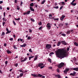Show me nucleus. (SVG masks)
I'll list each match as a JSON object with an SVG mask.
<instances>
[{
    "mask_svg": "<svg viewBox=\"0 0 78 78\" xmlns=\"http://www.w3.org/2000/svg\"><path fill=\"white\" fill-rule=\"evenodd\" d=\"M74 45H76V46H78V43H77L76 42H75L74 43Z\"/></svg>",
    "mask_w": 78,
    "mask_h": 78,
    "instance_id": "nucleus-31",
    "label": "nucleus"
},
{
    "mask_svg": "<svg viewBox=\"0 0 78 78\" xmlns=\"http://www.w3.org/2000/svg\"><path fill=\"white\" fill-rule=\"evenodd\" d=\"M45 0H44L41 3V4L42 5L43 4H44V3H45Z\"/></svg>",
    "mask_w": 78,
    "mask_h": 78,
    "instance_id": "nucleus-28",
    "label": "nucleus"
},
{
    "mask_svg": "<svg viewBox=\"0 0 78 78\" xmlns=\"http://www.w3.org/2000/svg\"><path fill=\"white\" fill-rule=\"evenodd\" d=\"M42 27H39V30H41V29H42Z\"/></svg>",
    "mask_w": 78,
    "mask_h": 78,
    "instance_id": "nucleus-47",
    "label": "nucleus"
},
{
    "mask_svg": "<svg viewBox=\"0 0 78 78\" xmlns=\"http://www.w3.org/2000/svg\"><path fill=\"white\" fill-rule=\"evenodd\" d=\"M59 26L60 27H62V26H63V24H62V23H60L59 24Z\"/></svg>",
    "mask_w": 78,
    "mask_h": 78,
    "instance_id": "nucleus-24",
    "label": "nucleus"
},
{
    "mask_svg": "<svg viewBox=\"0 0 78 78\" xmlns=\"http://www.w3.org/2000/svg\"><path fill=\"white\" fill-rule=\"evenodd\" d=\"M72 70H75L77 72H78V68H74L72 69Z\"/></svg>",
    "mask_w": 78,
    "mask_h": 78,
    "instance_id": "nucleus-7",
    "label": "nucleus"
},
{
    "mask_svg": "<svg viewBox=\"0 0 78 78\" xmlns=\"http://www.w3.org/2000/svg\"><path fill=\"white\" fill-rule=\"evenodd\" d=\"M58 78H61V76H60V75H58Z\"/></svg>",
    "mask_w": 78,
    "mask_h": 78,
    "instance_id": "nucleus-63",
    "label": "nucleus"
},
{
    "mask_svg": "<svg viewBox=\"0 0 78 78\" xmlns=\"http://www.w3.org/2000/svg\"><path fill=\"white\" fill-rule=\"evenodd\" d=\"M61 42L63 45H67V43L65 41V40L61 41Z\"/></svg>",
    "mask_w": 78,
    "mask_h": 78,
    "instance_id": "nucleus-4",
    "label": "nucleus"
},
{
    "mask_svg": "<svg viewBox=\"0 0 78 78\" xmlns=\"http://www.w3.org/2000/svg\"><path fill=\"white\" fill-rule=\"evenodd\" d=\"M70 49V48H69V47H68L67 48V50L68 51H69V50Z\"/></svg>",
    "mask_w": 78,
    "mask_h": 78,
    "instance_id": "nucleus-46",
    "label": "nucleus"
},
{
    "mask_svg": "<svg viewBox=\"0 0 78 78\" xmlns=\"http://www.w3.org/2000/svg\"><path fill=\"white\" fill-rule=\"evenodd\" d=\"M30 20L31 21H32V22H35V20H34L32 19V18H31L30 19Z\"/></svg>",
    "mask_w": 78,
    "mask_h": 78,
    "instance_id": "nucleus-30",
    "label": "nucleus"
},
{
    "mask_svg": "<svg viewBox=\"0 0 78 78\" xmlns=\"http://www.w3.org/2000/svg\"><path fill=\"white\" fill-rule=\"evenodd\" d=\"M3 1H0V4H2V3H3Z\"/></svg>",
    "mask_w": 78,
    "mask_h": 78,
    "instance_id": "nucleus-62",
    "label": "nucleus"
},
{
    "mask_svg": "<svg viewBox=\"0 0 78 78\" xmlns=\"http://www.w3.org/2000/svg\"><path fill=\"white\" fill-rule=\"evenodd\" d=\"M45 66V65H44L43 63H40L37 65V67H41V66Z\"/></svg>",
    "mask_w": 78,
    "mask_h": 78,
    "instance_id": "nucleus-5",
    "label": "nucleus"
},
{
    "mask_svg": "<svg viewBox=\"0 0 78 78\" xmlns=\"http://www.w3.org/2000/svg\"><path fill=\"white\" fill-rule=\"evenodd\" d=\"M64 7V6H62L60 8V10H61V9H62V8Z\"/></svg>",
    "mask_w": 78,
    "mask_h": 78,
    "instance_id": "nucleus-41",
    "label": "nucleus"
},
{
    "mask_svg": "<svg viewBox=\"0 0 78 78\" xmlns=\"http://www.w3.org/2000/svg\"><path fill=\"white\" fill-rule=\"evenodd\" d=\"M37 77H38V76H39L40 77H42V75H41L40 74H39L38 75H37Z\"/></svg>",
    "mask_w": 78,
    "mask_h": 78,
    "instance_id": "nucleus-20",
    "label": "nucleus"
},
{
    "mask_svg": "<svg viewBox=\"0 0 78 78\" xmlns=\"http://www.w3.org/2000/svg\"><path fill=\"white\" fill-rule=\"evenodd\" d=\"M5 12H4V13H3V15H4V16L5 17Z\"/></svg>",
    "mask_w": 78,
    "mask_h": 78,
    "instance_id": "nucleus-56",
    "label": "nucleus"
},
{
    "mask_svg": "<svg viewBox=\"0 0 78 78\" xmlns=\"http://www.w3.org/2000/svg\"><path fill=\"white\" fill-rule=\"evenodd\" d=\"M65 17V16L62 15L60 18L61 20H63L64 19Z\"/></svg>",
    "mask_w": 78,
    "mask_h": 78,
    "instance_id": "nucleus-9",
    "label": "nucleus"
},
{
    "mask_svg": "<svg viewBox=\"0 0 78 78\" xmlns=\"http://www.w3.org/2000/svg\"><path fill=\"white\" fill-rule=\"evenodd\" d=\"M5 32H2V34H1V36H4V35H5Z\"/></svg>",
    "mask_w": 78,
    "mask_h": 78,
    "instance_id": "nucleus-15",
    "label": "nucleus"
},
{
    "mask_svg": "<svg viewBox=\"0 0 78 78\" xmlns=\"http://www.w3.org/2000/svg\"><path fill=\"white\" fill-rule=\"evenodd\" d=\"M5 22H3L2 23V25L3 27L5 26Z\"/></svg>",
    "mask_w": 78,
    "mask_h": 78,
    "instance_id": "nucleus-39",
    "label": "nucleus"
},
{
    "mask_svg": "<svg viewBox=\"0 0 78 78\" xmlns=\"http://www.w3.org/2000/svg\"><path fill=\"white\" fill-rule=\"evenodd\" d=\"M34 77H37V74H34Z\"/></svg>",
    "mask_w": 78,
    "mask_h": 78,
    "instance_id": "nucleus-32",
    "label": "nucleus"
},
{
    "mask_svg": "<svg viewBox=\"0 0 78 78\" xmlns=\"http://www.w3.org/2000/svg\"><path fill=\"white\" fill-rule=\"evenodd\" d=\"M22 4H23V2H21L20 5L21 6H22Z\"/></svg>",
    "mask_w": 78,
    "mask_h": 78,
    "instance_id": "nucleus-54",
    "label": "nucleus"
},
{
    "mask_svg": "<svg viewBox=\"0 0 78 78\" xmlns=\"http://www.w3.org/2000/svg\"><path fill=\"white\" fill-rule=\"evenodd\" d=\"M60 44H61V42L59 41L58 42V43L57 44V46H59L60 45Z\"/></svg>",
    "mask_w": 78,
    "mask_h": 78,
    "instance_id": "nucleus-19",
    "label": "nucleus"
},
{
    "mask_svg": "<svg viewBox=\"0 0 78 78\" xmlns=\"http://www.w3.org/2000/svg\"><path fill=\"white\" fill-rule=\"evenodd\" d=\"M30 6H34V3H32L30 5Z\"/></svg>",
    "mask_w": 78,
    "mask_h": 78,
    "instance_id": "nucleus-18",
    "label": "nucleus"
},
{
    "mask_svg": "<svg viewBox=\"0 0 78 78\" xmlns=\"http://www.w3.org/2000/svg\"><path fill=\"white\" fill-rule=\"evenodd\" d=\"M70 75H72V76H75V75L74 74H73V73H71L70 74Z\"/></svg>",
    "mask_w": 78,
    "mask_h": 78,
    "instance_id": "nucleus-38",
    "label": "nucleus"
},
{
    "mask_svg": "<svg viewBox=\"0 0 78 78\" xmlns=\"http://www.w3.org/2000/svg\"><path fill=\"white\" fill-rule=\"evenodd\" d=\"M67 34H70V31H68L66 32Z\"/></svg>",
    "mask_w": 78,
    "mask_h": 78,
    "instance_id": "nucleus-44",
    "label": "nucleus"
},
{
    "mask_svg": "<svg viewBox=\"0 0 78 78\" xmlns=\"http://www.w3.org/2000/svg\"><path fill=\"white\" fill-rule=\"evenodd\" d=\"M73 59V61H75H75H76V58L75 57H74Z\"/></svg>",
    "mask_w": 78,
    "mask_h": 78,
    "instance_id": "nucleus-34",
    "label": "nucleus"
},
{
    "mask_svg": "<svg viewBox=\"0 0 78 78\" xmlns=\"http://www.w3.org/2000/svg\"><path fill=\"white\" fill-rule=\"evenodd\" d=\"M49 17H52V15H51V14H49Z\"/></svg>",
    "mask_w": 78,
    "mask_h": 78,
    "instance_id": "nucleus-59",
    "label": "nucleus"
},
{
    "mask_svg": "<svg viewBox=\"0 0 78 78\" xmlns=\"http://www.w3.org/2000/svg\"><path fill=\"white\" fill-rule=\"evenodd\" d=\"M16 20H20V18H19L18 19L15 18Z\"/></svg>",
    "mask_w": 78,
    "mask_h": 78,
    "instance_id": "nucleus-35",
    "label": "nucleus"
},
{
    "mask_svg": "<svg viewBox=\"0 0 78 78\" xmlns=\"http://www.w3.org/2000/svg\"><path fill=\"white\" fill-rule=\"evenodd\" d=\"M54 54V52H51L49 54L50 56H52V55H53Z\"/></svg>",
    "mask_w": 78,
    "mask_h": 78,
    "instance_id": "nucleus-13",
    "label": "nucleus"
},
{
    "mask_svg": "<svg viewBox=\"0 0 78 78\" xmlns=\"http://www.w3.org/2000/svg\"><path fill=\"white\" fill-rule=\"evenodd\" d=\"M35 56H36V57H35V58H34V59L33 60V61H36V59H37V55H36Z\"/></svg>",
    "mask_w": 78,
    "mask_h": 78,
    "instance_id": "nucleus-17",
    "label": "nucleus"
},
{
    "mask_svg": "<svg viewBox=\"0 0 78 78\" xmlns=\"http://www.w3.org/2000/svg\"><path fill=\"white\" fill-rule=\"evenodd\" d=\"M30 11H33V12L34 11V9H33V7L30 6Z\"/></svg>",
    "mask_w": 78,
    "mask_h": 78,
    "instance_id": "nucleus-10",
    "label": "nucleus"
},
{
    "mask_svg": "<svg viewBox=\"0 0 78 78\" xmlns=\"http://www.w3.org/2000/svg\"><path fill=\"white\" fill-rule=\"evenodd\" d=\"M5 64H8V61H6L5 62Z\"/></svg>",
    "mask_w": 78,
    "mask_h": 78,
    "instance_id": "nucleus-64",
    "label": "nucleus"
},
{
    "mask_svg": "<svg viewBox=\"0 0 78 78\" xmlns=\"http://www.w3.org/2000/svg\"><path fill=\"white\" fill-rule=\"evenodd\" d=\"M46 6L48 8H50V5H46Z\"/></svg>",
    "mask_w": 78,
    "mask_h": 78,
    "instance_id": "nucleus-45",
    "label": "nucleus"
},
{
    "mask_svg": "<svg viewBox=\"0 0 78 78\" xmlns=\"http://www.w3.org/2000/svg\"><path fill=\"white\" fill-rule=\"evenodd\" d=\"M62 36H63L65 37V36H66V34H62Z\"/></svg>",
    "mask_w": 78,
    "mask_h": 78,
    "instance_id": "nucleus-36",
    "label": "nucleus"
},
{
    "mask_svg": "<svg viewBox=\"0 0 78 78\" xmlns=\"http://www.w3.org/2000/svg\"><path fill=\"white\" fill-rule=\"evenodd\" d=\"M62 4V5L63 6H64L66 5V3L64 2H62L61 3Z\"/></svg>",
    "mask_w": 78,
    "mask_h": 78,
    "instance_id": "nucleus-21",
    "label": "nucleus"
},
{
    "mask_svg": "<svg viewBox=\"0 0 78 78\" xmlns=\"http://www.w3.org/2000/svg\"><path fill=\"white\" fill-rule=\"evenodd\" d=\"M48 61L49 62H50V63H51V59L49 58L48 59Z\"/></svg>",
    "mask_w": 78,
    "mask_h": 78,
    "instance_id": "nucleus-16",
    "label": "nucleus"
},
{
    "mask_svg": "<svg viewBox=\"0 0 78 78\" xmlns=\"http://www.w3.org/2000/svg\"><path fill=\"white\" fill-rule=\"evenodd\" d=\"M67 50L66 49H58L57 51H55L57 57L59 58H64L66 56V53Z\"/></svg>",
    "mask_w": 78,
    "mask_h": 78,
    "instance_id": "nucleus-1",
    "label": "nucleus"
},
{
    "mask_svg": "<svg viewBox=\"0 0 78 78\" xmlns=\"http://www.w3.org/2000/svg\"><path fill=\"white\" fill-rule=\"evenodd\" d=\"M19 72H22L23 73V71L22 69L19 70Z\"/></svg>",
    "mask_w": 78,
    "mask_h": 78,
    "instance_id": "nucleus-37",
    "label": "nucleus"
},
{
    "mask_svg": "<svg viewBox=\"0 0 78 78\" xmlns=\"http://www.w3.org/2000/svg\"><path fill=\"white\" fill-rule=\"evenodd\" d=\"M64 65V63L62 62L59 65H58V68H61Z\"/></svg>",
    "mask_w": 78,
    "mask_h": 78,
    "instance_id": "nucleus-2",
    "label": "nucleus"
},
{
    "mask_svg": "<svg viewBox=\"0 0 78 78\" xmlns=\"http://www.w3.org/2000/svg\"><path fill=\"white\" fill-rule=\"evenodd\" d=\"M73 74L75 75V74H76V72H75V71H73Z\"/></svg>",
    "mask_w": 78,
    "mask_h": 78,
    "instance_id": "nucleus-60",
    "label": "nucleus"
},
{
    "mask_svg": "<svg viewBox=\"0 0 78 78\" xmlns=\"http://www.w3.org/2000/svg\"><path fill=\"white\" fill-rule=\"evenodd\" d=\"M29 51H30V52H32V51L31 50V49H29Z\"/></svg>",
    "mask_w": 78,
    "mask_h": 78,
    "instance_id": "nucleus-50",
    "label": "nucleus"
},
{
    "mask_svg": "<svg viewBox=\"0 0 78 78\" xmlns=\"http://www.w3.org/2000/svg\"><path fill=\"white\" fill-rule=\"evenodd\" d=\"M50 25V23H48L47 24V27L48 28H49V29H50V27H51V26Z\"/></svg>",
    "mask_w": 78,
    "mask_h": 78,
    "instance_id": "nucleus-6",
    "label": "nucleus"
},
{
    "mask_svg": "<svg viewBox=\"0 0 78 78\" xmlns=\"http://www.w3.org/2000/svg\"><path fill=\"white\" fill-rule=\"evenodd\" d=\"M70 4H71V5H73V6H75V5H76V3H73L71 2Z\"/></svg>",
    "mask_w": 78,
    "mask_h": 78,
    "instance_id": "nucleus-14",
    "label": "nucleus"
},
{
    "mask_svg": "<svg viewBox=\"0 0 78 78\" xmlns=\"http://www.w3.org/2000/svg\"><path fill=\"white\" fill-rule=\"evenodd\" d=\"M12 22H13V23L14 25L15 26L16 25V23L15 22V21L14 20H13Z\"/></svg>",
    "mask_w": 78,
    "mask_h": 78,
    "instance_id": "nucleus-27",
    "label": "nucleus"
},
{
    "mask_svg": "<svg viewBox=\"0 0 78 78\" xmlns=\"http://www.w3.org/2000/svg\"><path fill=\"white\" fill-rule=\"evenodd\" d=\"M76 0H73V1L72 2V3H74V2H75V1Z\"/></svg>",
    "mask_w": 78,
    "mask_h": 78,
    "instance_id": "nucleus-61",
    "label": "nucleus"
},
{
    "mask_svg": "<svg viewBox=\"0 0 78 78\" xmlns=\"http://www.w3.org/2000/svg\"><path fill=\"white\" fill-rule=\"evenodd\" d=\"M13 47L15 49H16V50H17V47H16V46H15V45H13Z\"/></svg>",
    "mask_w": 78,
    "mask_h": 78,
    "instance_id": "nucleus-23",
    "label": "nucleus"
},
{
    "mask_svg": "<svg viewBox=\"0 0 78 78\" xmlns=\"http://www.w3.org/2000/svg\"><path fill=\"white\" fill-rule=\"evenodd\" d=\"M30 39H31L30 37L28 36L27 38V39L28 40H30Z\"/></svg>",
    "mask_w": 78,
    "mask_h": 78,
    "instance_id": "nucleus-43",
    "label": "nucleus"
},
{
    "mask_svg": "<svg viewBox=\"0 0 78 78\" xmlns=\"http://www.w3.org/2000/svg\"><path fill=\"white\" fill-rule=\"evenodd\" d=\"M10 41H12L13 40V38H11L9 39Z\"/></svg>",
    "mask_w": 78,
    "mask_h": 78,
    "instance_id": "nucleus-52",
    "label": "nucleus"
},
{
    "mask_svg": "<svg viewBox=\"0 0 78 78\" xmlns=\"http://www.w3.org/2000/svg\"><path fill=\"white\" fill-rule=\"evenodd\" d=\"M69 69L67 68L64 71V72L65 73H66V72H67L69 71Z\"/></svg>",
    "mask_w": 78,
    "mask_h": 78,
    "instance_id": "nucleus-11",
    "label": "nucleus"
},
{
    "mask_svg": "<svg viewBox=\"0 0 78 78\" xmlns=\"http://www.w3.org/2000/svg\"><path fill=\"white\" fill-rule=\"evenodd\" d=\"M57 72H58V73H59V69H57Z\"/></svg>",
    "mask_w": 78,
    "mask_h": 78,
    "instance_id": "nucleus-49",
    "label": "nucleus"
},
{
    "mask_svg": "<svg viewBox=\"0 0 78 78\" xmlns=\"http://www.w3.org/2000/svg\"><path fill=\"white\" fill-rule=\"evenodd\" d=\"M54 8H55V9H58V8H59V7H58V6H55L54 7Z\"/></svg>",
    "mask_w": 78,
    "mask_h": 78,
    "instance_id": "nucleus-29",
    "label": "nucleus"
},
{
    "mask_svg": "<svg viewBox=\"0 0 78 78\" xmlns=\"http://www.w3.org/2000/svg\"><path fill=\"white\" fill-rule=\"evenodd\" d=\"M20 46L22 47H25L26 46V44H24L23 45H20Z\"/></svg>",
    "mask_w": 78,
    "mask_h": 78,
    "instance_id": "nucleus-12",
    "label": "nucleus"
},
{
    "mask_svg": "<svg viewBox=\"0 0 78 78\" xmlns=\"http://www.w3.org/2000/svg\"><path fill=\"white\" fill-rule=\"evenodd\" d=\"M29 32H30V33H32V30H31L30 29H29Z\"/></svg>",
    "mask_w": 78,
    "mask_h": 78,
    "instance_id": "nucleus-48",
    "label": "nucleus"
},
{
    "mask_svg": "<svg viewBox=\"0 0 78 78\" xmlns=\"http://www.w3.org/2000/svg\"><path fill=\"white\" fill-rule=\"evenodd\" d=\"M23 73H20V77H22V76L23 75Z\"/></svg>",
    "mask_w": 78,
    "mask_h": 78,
    "instance_id": "nucleus-22",
    "label": "nucleus"
},
{
    "mask_svg": "<svg viewBox=\"0 0 78 78\" xmlns=\"http://www.w3.org/2000/svg\"><path fill=\"white\" fill-rule=\"evenodd\" d=\"M29 60H30L31 58H34V56H31V57H29Z\"/></svg>",
    "mask_w": 78,
    "mask_h": 78,
    "instance_id": "nucleus-26",
    "label": "nucleus"
},
{
    "mask_svg": "<svg viewBox=\"0 0 78 78\" xmlns=\"http://www.w3.org/2000/svg\"><path fill=\"white\" fill-rule=\"evenodd\" d=\"M44 66H41L40 67L41 69H43V68H44Z\"/></svg>",
    "mask_w": 78,
    "mask_h": 78,
    "instance_id": "nucleus-53",
    "label": "nucleus"
},
{
    "mask_svg": "<svg viewBox=\"0 0 78 78\" xmlns=\"http://www.w3.org/2000/svg\"><path fill=\"white\" fill-rule=\"evenodd\" d=\"M46 47L48 49H50V48L51 47V45L50 44H47L46 45Z\"/></svg>",
    "mask_w": 78,
    "mask_h": 78,
    "instance_id": "nucleus-3",
    "label": "nucleus"
},
{
    "mask_svg": "<svg viewBox=\"0 0 78 78\" xmlns=\"http://www.w3.org/2000/svg\"><path fill=\"white\" fill-rule=\"evenodd\" d=\"M11 33V31H7V32L6 33V34H9V33Z\"/></svg>",
    "mask_w": 78,
    "mask_h": 78,
    "instance_id": "nucleus-33",
    "label": "nucleus"
},
{
    "mask_svg": "<svg viewBox=\"0 0 78 78\" xmlns=\"http://www.w3.org/2000/svg\"><path fill=\"white\" fill-rule=\"evenodd\" d=\"M6 43H4V46H5V47H6Z\"/></svg>",
    "mask_w": 78,
    "mask_h": 78,
    "instance_id": "nucleus-58",
    "label": "nucleus"
},
{
    "mask_svg": "<svg viewBox=\"0 0 78 78\" xmlns=\"http://www.w3.org/2000/svg\"><path fill=\"white\" fill-rule=\"evenodd\" d=\"M3 20H4V21H6V20L5 19V18H3Z\"/></svg>",
    "mask_w": 78,
    "mask_h": 78,
    "instance_id": "nucleus-57",
    "label": "nucleus"
},
{
    "mask_svg": "<svg viewBox=\"0 0 78 78\" xmlns=\"http://www.w3.org/2000/svg\"><path fill=\"white\" fill-rule=\"evenodd\" d=\"M15 66H16V67H17V66H18V63H16L15 64Z\"/></svg>",
    "mask_w": 78,
    "mask_h": 78,
    "instance_id": "nucleus-55",
    "label": "nucleus"
},
{
    "mask_svg": "<svg viewBox=\"0 0 78 78\" xmlns=\"http://www.w3.org/2000/svg\"><path fill=\"white\" fill-rule=\"evenodd\" d=\"M38 24L39 25H42V22H41L39 23H38Z\"/></svg>",
    "mask_w": 78,
    "mask_h": 78,
    "instance_id": "nucleus-40",
    "label": "nucleus"
},
{
    "mask_svg": "<svg viewBox=\"0 0 78 78\" xmlns=\"http://www.w3.org/2000/svg\"><path fill=\"white\" fill-rule=\"evenodd\" d=\"M27 57H26L24 58V60L25 61H27Z\"/></svg>",
    "mask_w": 78,
    "mask_h": 78,
    "instance_id": "nucleus-51",
    "label": "nucleus"
},
{
    "mask_svg": "<svg viewBox=\"0 0 78 78\" xmlns=\"http://www.w3.org/2000/svg\"><path fill=\"white\" fill-rule=\"evenodd\" d=\"M30 12H31V11H27V15H28V14H30Z\"/></svg>",
    "mask_w": 78,
    "mask_h": 78,
    "instance_id": "nucleus-25",
    "label": "nucleus"
},
{
    "mask_svg": "<svg viewBox=\"0 0 78 78\" xmlns=\"http://www.w3.org/2000/svg\"><path fill=\"white\" fill-rule=\"evenodd\" d=\"M6 51L7 52V54H10V53H12V52H11V51L9 50H7Z\"/></svg>",
    "mask_w": 78,
    "mask_h": 78,
    "instance_id": "nucleus-8",
    "label": "nucleus"
},
{
    "mask_svg": "<svg viewBox=\"0 0 78 78\" xmlns=\"http://www.w3.org/2000/svg\"><path fill=\"white\" fill-rule=\"evenodd\" d=\"M54 20H58L59 19L58 18L54 19Z\"/></svg>",
    "mask_w": 78,
    "mask_h": 78,
    "instance_id": "nucleus-42",
    "label": "nucleus"
}]
</instances>
